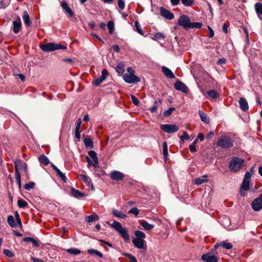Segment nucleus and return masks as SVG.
<instances>
[{"mask_svg":"<svg viewBox=\"0 0 262 262\" xmlns=\"http://www.w3.org/2000/svg\"><path fill=\"white\" fill-rule=\"evenodd\" d=\"M15 178L16 179V183L19 188L21 187V177L20 173H15Z\"/></svg>","mask_w":262,"mask_h":262,"instance_id":"obj_50","label":"nucleus"},{"mask_svg":"<svg viewBox=\"0 0 262 262\" xmlns=\"http://www.w3.org/2000/svg\"><path fill=\"white\" fill-rule=\"evenodd\" d=\"M128 213L133 214L137 216L139 213V210L136 207H134L128 211Z\"/></svg>","mask_w":262,"mask_h":262,"instance_id":"obj_53","label":"nucleus"},{"mask_svg":"<svg viewBox=\"0 0 262 262\" xmlns=\"http://www.w3.org/2000/svg\"><path fill=\"white\" fill-rule=\"evenodd\" d=\"M201 259L204 262H218L219 258L212 253H207L202 255Z\"/></svg>","mask_w":262,"mask_h":262,"instance_id":"obj_10","label":"nucleus"},{"mask_svg":"<svg viewBox=\"0 0 262 262\" xmlns=\"http://www.w3.org/2000/svg\"><path fill=\"white\" fill-rule=\"evenodd\" d=\"M140 224L144 228L145 230H149L154 228V225L153 224H149L145 220H141L140 221Z\"/></svg>","mask_w":262,"mask_h":262,"instance_id":"obj_23","label":"nucleus"},{"mask_svg":"<svg viewBox=\"0 0 262 262\" xmlns=\"http://www.w3.org/2000/svg\"><path fill=\"white\" fill-rule=\"evenodd\" d=\"M197 142H198V139H195L192 142V143L189 146V149H190L191 152H195L196 151L195 146H196V144L197 143Z\"/></svg>","mask_w":262,"mask_h":262,"instance_id":"obj_47","label":"nucleus"},{"mask_svg":"<svg viewBox=\"0 0 262 262\" xmlns=\"http://www.w3.org/2000/svg\"><path fill=\"white\" fill-rule=\"evenodd\" d=\"M80 178L87 184H89L90 179V178L84 174H80Z\"/></svg>","mask_w":262,"mask_h":262,"instance_id":"obj_58","label":"nucleus"},{"mask_svg":"<svg viewBox=\"0 0 262 262\" xmlns=\"http://www.w3.org/2000/svg\"><path fill=\"white\" fill-rule=\"evenodd\" d=\"M84 143L86 147H93V143L92 140L90 138L84 139Z\"/></svg>","mask_w":262,"mask_h":262,"instance_id":"obj_46","label":"nucleus"},{"mask_svg":"<svg viewBox=\"0 0 262 262\" xmlns=\"http://www.w3.org/2000/svg\"><path fill=\"white\" fill-rule=\"evenodd\" d=\"M107 26L110 34H112L114 33L115 30V26L114 22L112 20L108 21L107 24Z\"/></svg>","mask_w":262,"mask_h":262,"instance_id":"obj_38","label":"nucleus"},{"mask_svg":"<svg viewBox=\"0 0 262 262\" xmlns=\"http://www.w3.org/2000/svg\"><path fill=\"white\" fill-rule=\"evenodd\" d=\"M251 177V173L247 171L245 174L244 180L241 186V189H243L245 191H248L249 189Z\"/></svg>","mask_w":262,"mask_h":262,"instance_id":"obj_7","label":"nucleus"},{"mask_svg":"<svg viewBox=\"0 0 262 262\" xmlns=\"http://www.w3.org/2000/svg\"><path fill=\"white\" fill-rule=\"evenodd\" d=\"M88 253L90 254H95L100 258H102L103 256V254L100 251L93 249H88Z\"/></svg>","mask_w":262,"mask_h":262,"instance_id":"obj_35","label":"nucleus"},{"mask_svg":"<svg viewBox=\"0 0 262 262\" xmlns=\"http://www.w3.org/2000/svg\"><path fill=\"white\" fill-rule=\"evenodd\" d=\"M31 260H32L33 262H46L38 258H36V257H33V256H31Z\"/></svg>","mask_w":262,"mask_h":262,"instance_id":"obj_64","label":"nucleus"},{"mask_svg":"<svg viewBox=\"0 0 262 262\" xmlns=\"http://www.w3.org/2000/svg\"><path fill=\"white\" fill-rule=\"evenodd\" d=\"M75 138L77 139V141H79L80 139V129H75Z\"/></svg>","mask_w":262,"mask_h":262,"instance_id":"obj_63","label":"nucleus"},{"mask_svg":"<svg viewBox=\"0 0 262 262\" xmlns=\"http://www.w3.org/2000/svg\"><path fill=\"white\" fill-rule=\"evenodd\" d=\"M131 99L134 105L137 106L139 104V100L134 95H131Z\"/></svg>","mask_w":262,"mask_h":262,"instance_id":"obj_56","label":"nucleus"},{"mask_svg":"<svg viewBox=\"0 0 262 262\" xmlns=\"http://www.w3.org/2000/svg\"><path fill=\"white\" fill-rule=\"evenodd\" d=\"M199 114L200 117L201 118V119L203 122H204L207 124L209 123L210 119L207 117V116L206 115V114H205L204 113H203V112H202L201 111H199Z\"/></svg>","mask_w":262,"mask_h":262,"instance_id":"obj_32","label":"nucleus"},{"mask_svg":"<svg viewBox=\"0 0 262 262\" xmlns=\"http://www.w3.org/2000/svg\"><path fill=\"white\" fill-rule=\"evenodd\" d=\"M116 71L119 74H123L124 72V65L122 62H119L116 66Z\"/></svg>","mask_w":262,"mask_h":262,"instance_id":"obj_37","label":"nucleus"},{"mask_svg":"<svg viewBox=\"0 0 262 262\" xmlns=\"http://www.w3.org/2000/svg\"><path fill=\"white\" fill-rule=\"evenodd\" d=\"M14 167L15 173H17V172L19 173V170H23L26 173H27V164L20 159H18L14 162Z\"/></svg>","mask_w":262,"mask_h":262,"instance_id":"obj_6","label":"nucleus"},{"mask_svg":"<svg viewBox=\"0 0 262 262\" xmlns=\"http://www.w3.org/2000/svg\"><path fill=\"white\" fill-rule=\"evenodd\" d=\"M180 139L184 141L185 140H189V136L187 134V133L186 132H184L183 133V134L182 136L180 137Z\"/></svg>","mask_w":262,"mask_h":262,"instance_id":"obj_60","label":"nucleus"},{"mask_svg":"<svg viewBox=\"0 0 262 262\" xmlns=\"http://www.w3.org/2000/svg\"><path fill=\"white\" fill-rule=\"evenodd\" d=\"M220 247H223L226 249L229 250L232 248L233 246L231 243L225 241L219 243H216L214 245L215 249H217Z\"/></svg>","mask_w":262,"mask_h":262,"instance_id":"obj_18","label":"nucleus"},{"mask_svg":"<svg viewBox=\"0 0 262 262\" xmlns=\"http://www.w3.org/2000/svg\"><path fill=\"white\" fill-rule=\"evenodd\" d=\"M107 224L119 232L125 241L127 242L129 241L130 238L127 230L126 228H123L120 223L114 221L112 224H110L108 222Z\"/></svg>","mask_w":262,"mask_h":262,"instance_id":"obj_2","label":"nucleus"},{"mask_svg":"<svg viewBox=\"0 0 262 262\" xmlns=\"http://www.w3.org/2000/svg\"><path fill=\"white\" fill-rule=\"evenodd\" d=\"M190 19L186 15H180L178 20L179 26L182 27L185 30H188L189 26L190 25Z\"/></svg>","mask_w":262,"mask_h":262,"instance_id":"obj_5","label":"nucleus"},{"mask_svg":"<svg viewBox=\"0 0 262 262\" xmlns=\"http://www.w3.org/2000/svg\"><path fill=\"white\" fill-rule=\"evenodd\" d=\"M23 241L27 243H32L35 247L39 246V244L37 240L31 237H26L23 238Z\"/></svg>","mask_w":262,"mask_h":262,"instance_id":"obj_26","label":"nucleus"},{"mask_svg":"<svg viewBox=\"0 0 262 262\" xmlns=\"http://www.w3.org/2000/svg\"><path fill=\"white\" fill-rule=\"evenodd\" d=\"M108 75V72L106 69H103L101 72V75L100 77L96 79L94 81L95 86H98L100 83L104 80Z\"/></svg>","mask_w":262,"mask_h":262,"instance_id":"obj_13","label":"nucleus"},{"mask_svg":"<svg viewBox=\"0 0 262 262\" xmlns=\"http://www.w3.org/2000/svg\"><path fill=\"white\" fill-rule=\"evenodd\" d=\"M7 222L9 225L12 227L15 228L17 226L14 217L12 215L8 216L7 219Z\"/></svg>","mask_w":262,"mask_h":262,"instance_id":"obj_36","label":"nucleus"},{"mask_svg":"<svg viewBox=\"0 0 262 262\" xmlns=\"http://www.w3.org/2000/svg\"><path fill=\"white\" fill-rule=\"evenodd\" d=\"M160 10L161 16L166 18V19L171 20L174 18L173 13L168 10L166 9L163 7H161Z\"/></svg>","mask_w":262,"mask_h":262,"instance_id":"obj_15","label":"nucleus"},{"mask_svg":"<svg viewBox=\"0 0 262 262\" xmlns=\"http://www.w3.org/2000/svg\"><path fill=\"white\" fill-rule=\"evenodd\" d=\"M67 252L73 255H78L81 253V251L76 248H71L67 250Z\"/></svg>","mask_w":262,"mask_h":262,"instance_id":"obj_34","label":"nucleus"},{"mask_svg":"<svg viewBox=\"0 0 262 262\" xmlns=\"http://www.w3.org/2000/svg\"><path fill=\"white\" fill-rule=\"evenodd\" d=\"M123 80L127 83H133L140 82L141 79L134 74L126 73L123 76Z\"/></svg>","mask_w":262,"mask_h":262,"instance_id":"obj_8","label":"nucleus"},{"mask_svg":"<svg viewBox=\"0 0 262 262\" xmlns=\"http://www.w3.org/2000/svg\"><path fill=\"white\" fill-rule=\"evenodd\" d=\"M112 213L115 216L121 219H125L127 216L125 214L122 213L121 211L116 209H113Z\"/></svg>","mask_w":262,"mask_h":262,"instance_id":"obj_30","label":"nucleus"},{"mask_svg":"<svg viewBox=\"0 0 262 262\" xmlns=\"http://www.w3.org/2000/svg\"><path fill=\"white\" fill-rule=\"evenodd\" d=\"M61 6L62 9L68 13L70 16H74V13L72 10L70 8L66 2H62L61 3Z\"/></svg>","mask_w":262,"mask_h":262,"instance_id":"obj_22","label":"nucleus"},{"mask_svg":"<svg viewBox=\"0 0 262 262\" xmlns=\"http://www.w3.org/2000/svg\"><path fill=\"white\" fill-rule=\"evenodd\" d=\"M124 255L128 257L130 262H138L136 257L131 254L125 253Z\"/></svg>","mask_w":262,"mask_h":262,"instance_id":"obj_52","label":"nucleus"},{"mask_svg":"<svg viewBox=\"0 0 262 262\" xmlns=\"http://www.w3.org/2000/svg\"><path fill=\"white\" fill-rule=\"evenodd\" d=\"M174 107H171L169 108L168 110H166L163 113L164 116L165 117L170 116L171 115L172 112L174 111Z\"/></svg>","mask_w":262,"mask_h":262,"instance_id":"obj_45","label":"nucleus"},{"mask_svg":"<svg viewBox=\"0 0 262 262\" xmlns=\"http://www.w3.org/2000/svg\"><path fill=\"white\" fill-rule=\"evenodd\" d=\"M99 219V217L97 214H92L88 216L85 218V221L87 223H90L94 221H98Z\"/></svg>","mask_w":262,"mask_h":262,"instance_id":"obj_31","label":"nucleus"},{"mask_svg":"<svg viewBox=\"0 0 262 262\" xmlns=\"http://www.w3.org/2000/svg\"><path fill=\"white\" fill-rule=\"evenodd\" d=\"M132 243L134 246L138 249H146V242L143 239L133 238Z\"/></svg>","mask_w":262,"mask_h":262,"instance_id":"obj_14","label":"nucleus"},{"mask_svg":"<svg viewBox=\"0 0 262 262\" xmlns=\"http://www.w3.org/2000/svg\"><path fill=\"white\" fill-rule=\"evenodd\" d=\"M21 26V23L20 18L19 16H17L16 19L13 21V27L12 31L15 34H17L19 32Z\"/></svg>","mask_w":262,"mask_h":262,"instance_id":"obj_16","label":"nucleus"},{"mask_svg":"<svg viewBox=\"0 0 262 262\" xmlns=\"http://www.w3.org/2000/svg\"><path fill=\"white\" fill-rule=\"evenodd\" d=\"M245 165V160L238 157H233L229 162V169L231 172L239 171Z\"/></svg>","mask_w":262,"mask_h":262,"instance_id":"obj_1","label":"nucleus"},{"mask_svg":"<svg viewBox=\"0 0 262 262\" xmlns=\"http://www.w3.org/2000/svg\"><path fill=\"white\" fill-rule=\"evenodd\" d=\"M135 26L136 28V31L140 35H143V32L142 29L139 25V23L137 21H135Z\"/></svg>","mask_w":262,"mask_h":262,"instance_id":"obj_48","label":"nucleus"},{"mask_svg":"<svg viewBox=\"0 0 262 262\" xmlns=\"http://www.w3.org/2000/svg\"><path fill=\"white\" fill-rule=\"evenodd\" d=\"M88 154L90 158L94 161V165L95 166H98V160L96 153L94 150H91Z\"/></svg>","mask_w":262,"mask_h":262,"instance_id":"obj_21","label":"nucleus"},{"mask_svg":"<svg viewBox=\"0 0 262 262\" xmlns=\"http://www.w3.org/2000/svg\"><path fill=\"white\" fill-rule=\"evenodd\" d=\"M174 88L178 91H181L185 94L188 93V89L187 86L182 82L178 80L174 83Z\"/></svg>","mask_w":262,"mask_h":262,"instance_id":"obj_11","label":"nucleus"},{"mask_svg":"<svg viewBox=\"0 0 262 262\" xmlns=\"http://www.w3.org/2000/svg\"><path fill=\"white\" fill-rule=\"evenodd\" d=\"M86 160H87V161L88 162V167L91 166H93L95 168L99 167V166H95L94 165V161L93 160H91L89 157H87L86 158Z\"/></svg>","mask_w":262,"mask_h":262,"instance_id":"obj_61","label":"nucleus"},{"mask_svg":"<svg viewBox=\"0 0 262 262\" xmlns=\"http://www.w3.org/2000/svg\"><path fill=\"white\" fill-rule=\"evenodd\" d=\"M181 2L185 7H190L192 5L193 0H181Z\"/></svg>","mask_w":262,"mask_h":262,"instance_id":"obj_51","label":"nucleus"},{"mask_svg":"<svg viewBox=\"0 0 262 262\" xmlns=\"http://www.w3.org/2000/svg\"><path fill=\"white\" fill-rule=\"evenodd\" d=\"M3 253H4V254L5 255H6V256H8L9 257H12L13 256V252L12 251H11L10 250H8V249L4 250Z\"/></svg>","mask_w":262,"mask_h":262,"instance_id":"obj_57","label":"nucleus"},{"mask_svg":"<svg viewBox=\"0 0 262 262\" xmlns=\"http://www.w3.org/2000/svg\"><path fill=\"white\" fill-rule=\"evenodd\" d=\"M161 128L164 132L169 134L176 133L179 130V127L175 124H162Z\"/></svg>","mask_w":262,"mask_h":262,"instance_id":"obj_9","label":"nucleus"},{"mask_svg":"<svg viewBox=\"0 0 262 262\" xmlns=\"http://www.w3.org/2000/svg\"><path fill=\"white\" fill-rule=\"evenodd\" d=\"M38 160L41 164L45 166L48 165L50 163L49 159L44 155H40L38 157Z\"/></svg>","mask_w":262,"mask_h":262,"instance_id":"obj_29","label":"nucleus"},{"mask_svg":"<svg viewBox=\"0 0 262 262\" xmlns=\"http://www.w3.org/2000/svg\"><path fill=\"white\" fill-rule=\"evenodd\" d=\"M17 205L19 208H24L28 205V203L24 200L20 199L17 201Z\"/></svg>","mask_w":262,"mask_h":262,"instance_id":"obj_41","label":"nucleus"},{"mask_svg":"<svg viewBox=\"0 0 262 262\" xmlns=\"http://www.w3.org/2000/svg\"><path fill=\"white\" fill-rule=\"evenodd\" d=\"M202 27V24L198 22L191 23L189 27V29L198 28L200 29Z\"/></svg>","mask_w":262,"mask_h":262,"instance_id":"obj_40","label":"nucleus"},{"mask_svg":"<svg viewBox=\"0 0 262 262\" xmlns=\"http://www.w3.org/2000/svg\"><path fill=\"white\" fill-rule=\"evenodd\" d=\"M163 152L165 158L166 159L167 158L168 154V146L166 142H163Z\"/></svg>","mask_w":262,"mask_h":262,"instance_id":"obj_43","label":"nucleus"},{"mask_svg":"<svg viewBox=\"0 0 262 262\" xmlns=\"http://www.w3.org/2000/svg\"><path fill=\"white\" fill-rule=\"evenodd\" d=\"M164 38V35L161 33H156L153 38L154 40H159Z\"/></svg>","mask_w":262,"mask_h":262,"instance_id":"obj_54","label":"nucleus"},{"mask_svg":"<svg viewBox=\"0 0 262 262\" xmlns=\"http://www.w3.org/2000/svg\"><path fill=\"white\" fill-rule=\"evenodd\" d=\"M41 49L45 52H52L57 50L67 49L66 47L61 45L60 43L49 42L43 45L40 47Z\"/></svg>","mask_w":262,"mask_h":262,"instance_id":"obj_4","label":"nucleus"},{"mask_svg":"<svg viewBox=\"0 0 262 262\" xmlns=\"http://www.w3.org/2000/svg\"><path fill=\"white\" fill-rule=\"evenodd\" d=\"M239 104L242 111H246L248 110V102L245 98H241L239 100Z\"/></svg>","mask_w":262,"mask_h":262,"instance_id":"obj_20","label":"nucleus"},{"mask_svg":"<svg viewBox=\"0 0 262 262\" xmlns=\"http://www.w3.org/2000/svg\"><path fill=\"white\" fill-rule=\"evenodd\" d=\"M111 178L113 180L120 181L123 179L124 175L119 171L114 170L111 173Z\"/></svg>","mask_w":262,"mask_h":262,"instance_id":"obj_17","label":"nucleus"},{"mask_svg":"<svg viewBox=\"0 0 262 262\" xmlns=\"http://www.w3.org/2000/svg\"><path fill=\"white\" fill-rule=\"evenodd\" d=\"M207 175L204 174L200 178H198L194 180V184L198 185H201L205 182L208 181Z\"/></svg>","mask_w":262,"mask_h":262,"instance_id":"obj_24","label":"nucleus"},{"mask_svg":"<svg viewBox=\"0 0 262 262\" xmlns=\"http://www.w3.org/2000/svg\"><path fill=\"white\" fill-rule=\"evenodd\" d=\"M255 11L258 17L261 19L260 15H262V4L260 3H256L254 5Z\"/></svg>","mask_w":262,"mask_h":262,"instance_id":"obj_28","label":"nucleus"},{"mask_svg":"<svg viewBox=\"0 0 262 262\" xmlns=\"http://www.w3.org/2000/svg\"><path fill=\"white\" fill-rule=\"evenodd\" d=\"M117 4L118 7L121 10L124 8V2L122 0H118Z\"/></svg>","mask_w":262,"mask_h":262,"instance_id":"obj_59","label":"nucleus"},{"mask_svg":"<svg viewBox=\"0 0 262 262\" xmlns=\"http://www.w3.org/2000/svg\"><path fill=\"white\" fill-rule=\"evenodd\" d=\"M216 145L222 148H229L233 146V140L229 136L222 135L219 138Z\"/></svg>","mask_w":262,"mask_h":262,"instance_id":"obj_3","label":"nucleus"},{"mask_svg":"<svg viewBox=\"0 0 262 262\" xmlns=\"http://www.w3.org/2000/svg\"><path fill=\"white\" fill-rule=\"evenodd\" d=\"M16 221L20 228H22V224L21 221V219L20 217L19 213L16 211L14 214Z\"/></svg>","mask_w":262,"mask_h":262,"instance_id":"obj_49","label":"nucleus"},{"mask_svg":"<svg viewBox=\"0 0 262 262\" xmlns=\"http://www.w3.org/2000/svg\"><path fill=\"white\" fill-rule=\"evenodd\" d=\"M162 71L163 74L168 78H174L175 76L172 72L167 67L163 66L162 67Z\"/></svg>","mask_w":262,"mask_h":262,"instance_id":"obj_19","label":"nucleus"},{"mask_svg":"<svg viewBox=\"0 0 262 262\" xmlns=\"http://www.w3.org/2000/svg\"><path fill=\"white\" fill-rule=\"evenodd\" d=\"M135 235L136 236V239H144V238L146 237L145 234L140 230H137L135 232Z\"/></svg>","mask_w":262,"mask_h":262,"instance_id":"obj_33","label":"nucleus"},{"mask_svg":"<svg viewBox=\"0 0 262 262\" xmlns=\"http://www.w3.org/2000/svg\"><path fill=\"white\" fill-rule=\"evenodd\" d=\"M71 193L72 195L76 198H80L85 196V194L84 193H82L79 190L74 188L71 189Z\"/></svg>","mask_w":262,"mask_h":262,"instance_id":"obj_25","label":"nucleus"},{"mask_svg":"<svg viewBox=\"0 0 262 262\" xmlns=\"http://www.w3.org/2000/svg\"><path fill=\"white\" fill-rule=\"evenodd\" d=\"M56 174L57 176H58L64 183H67V179L66 177V176L64 175V173H63L60 170H58V171H57L56 172Z\"/></svg>","mask_w":262,"mask_h":262,"instance_id":"obj_44","label":"nucleus"},{"mask_svg":"<svg viewBox=\"0 0 262 262\" xmlns=\"http://www.w3.org/2000/svg\"><path fill=\"white\" fill-rule=\"evenodd\" d=\"M207 94L213 99H216L219 96V93L215 90H210L207 91Z\"/></svg>","mask_w":262,"mask_h":262,"instance_id":"obj_39","label":"nucleus"},{"mask_svg":"<svg viewBox=\"0 0 262 262\" xmlns=\"http://www.w3.org/2000/svg\"><path fill=\"white\" fill-rule=\"evenodd\" d=\"M251 207L254 211H259L262 209V201L259 198L255 199L251 203Z\"/></svg>","mask_w":262,"mask_h":262,"instance_id":"obj_12","label":"nucleus"},{"mask_svg":"<svg viewBox=\"0 0 262 262\" xmlns=\"http://www.w3.org/2000/svg\"><path fill=\"white\" fill-rule=\"evenodd\" d=\"M158 103H161V101H160L159 102H158L157 101H155L154 105L149 108V110L150 111V112L151 113H154L157 110V109H158L157 104H158Z\"/></svg>","mask_w":262,"mask_h":262,"instance_id":"obj_55","label":"nucleus"},{"mask_svg":"<svg viewBox=\"0 0 262 262\" xmlns=\"http://www.w3.org/2000/svg\"><path fill=\"white\" fill-rule=\"evenodd\" d=\"M35 183L33 182H29L24 185V188L27 190H31L34 188Z\"/></svg>","mask_w":262,"mask_h":262,"instance_id":"obj_42","label":"nucleus"},{"mask_svg":"<svg viewBox=\"0 0 262 262\" xmlns=\"http://www.w3.org/2000/svg\"><path fill=\"white\" fill-rule=\"evenodd\" d=\"M23 19L26 26H29L31 24V21L30 19L29 15L26 11L23 12Z\"/></svg>","mask_w":262,"mask_h":262,"instance_id":"obj_27","label":"nucleus"},{"mask_svg":"<svg viewBox=\"0 0 262 262\" xmlns=\"http://www.w3.org/2000/svg\"><path fill=\"white\" fill-rule=\"evenodd\" d=\"M208 29L209 31V34H208V37L209 38H211L214 36V31H213V29L210 26H208Z\"/></svg>","mask_w":262,"mask_h":262,"instance_id":"obj_62","label":"nucleus"}]
</instances>
